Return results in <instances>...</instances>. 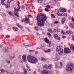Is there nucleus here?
I'll return each instance as SVG.
<instances>
[{"mask_svg": "<svg viewBox=\"0 0 74 74\" xmlns=\"http://www.w3.org/2000/svg\"><path fill=\"white\" fill-rule=\"evenodd\" d=\"M60 58V56H57L56 58H54L55 60L57 61L58 60H59Z\"/></svg>", "mask_w": 74, "mask_h": 74, "instance_id": "obj_19", "label": "nucleus"}, {"mask_svg": "<svg viewBox=\"0 0 74 74\" xmlns=\"http://www.w3.org/2000/svg\"><path fill=\"white\" fill-rule=\"evenodd\" d=\"M62 38H66V36H63Z\"/></svg>", "mask_w": 74, "mask_h": 74, "instance_id": "obj_59", "label": "nucleus"}, {"mask_svg": "<svg viewBox=\"0 0 74 74\" xmlns=\"http://www.w3.org/2000/svg\"><path fill=\"white\" fill-rule=\"evenodd\" d=\"M50 7H51V6L49 5H47L46 6V7H47V8H49Z\"/></svg>", "mask_w": 74, "mask_h": 74, "instance_id": "obj_47", "label": "nucleus"}, {"mask_svg": "<svg viewBox=\"0 0 74 74\" xmlns=\"http://www.w3.org/2000/svg\"><path fill=\"white\" fill-rule=\"evenodd\" d=\"M48 69H49V70H51V69H52V64H49L48 66Z\"/></svg>", "mask_w": 74, "mask_h": 74, "instance_id": "obj_24", "label": "nucleus"}, {"mask_svg": "<svg viewBox=\"0 0 74 74\" xmlns=\"http://www.w3.org/2000/svg\"><path fill=\"white\" fill-rule=\"evenodd\" d=\"M10 63V61H7V63Z\"/></svg>", "mask_w": 74, "mask_h": 74, "instance_id": "obj_57", "label": "nucleus"}, {"mask_svg": "<svg viewBox=\"0 0 74 74\" xmlns=\"http://www.w3.org/2000/svg\"><path fill=\"white\" fill-rule=\"evenodd\" d=\"M66 33L67 34H73V32L71 31H66Z\"/></svg>", "mask_w": 74, "mask_h": 74, "instance_id": "obj_23", "label": "nucleus"}, {"mask_svg": "<svg viewBox=\"0 0 74 74\" xmlns=\"http://www.w3.org/2000/svg\"><path fill=\"white\" fill-rule=\"evenodd\" d=\"M74 64L71 63H69L66 68V71L69 73H72L74 69Z\"/></svg>", "mask_w": 74, "mask_h": 74, "instance_id": "obj_3", "label": "nucleus"}, {"mask_svg": "<svg viewBox=\"0 0 74 74\" xmlns=\"http://www.w3.org/2000/svg\"><path fill=\"white\" fill-rule=\"evenodd\" d=\"M53 32L54 33H55V32H60V30H59L58 29H53Z\"/></svg>", "mask_w": 74, "mask_h": 74, "instance_id": "obj_21", "label": "nucleus"}, {"mask_svg": "<svg viewBox=\"0 0 74 74\" xmlns=\"http://www.w3.org/2000/svg\"><path fill=\"white\" fill-rule=\"evenodd\" d=\"M26 67L28 71H31V69H30V67L28 66V65H27V64L26 65Z\"/></svg>", "mask_w": 74, "mask_h": 74, "instance_id": "obj_20", "label": "nucleus"}, {"mask_svg": "<svg viewBox=\"0 0 74 74\" xmlns=\"http://www.w3.org/2000/svg\"><path fill=\"white\" fill-rule=\"evenodd\" d=\"M5 1V0H2L1 1V3H2V4L3 5H6H6H5V4L4 3V1Z\"/></svg>", "mask_w": 74, "mask_h": 74, "instance_id": "obj_27", "label": "nucleus"}, {"mask_svg": "<svg viewBox=\"0 0 74 74\" xmlns=\"http://www.w3.org/2000/svg\"><path fill=\"white\" fill-rule=\"evenodd\" d=\"M22 59L23 60H26V56L25 55H23L22 56Z\"/></svg>", "mask_w": 74, "mask_h": 74, "instance_id": "obj_17", "label": "nucleus"}, {"mask_svg": "<svg viewBox=\"0 0 74 74\" xmlns=\"http://www.w3.org/2000/svg\"><path fill=\"white\" fill-rule=\"evenodd\" d=\"M24 45L25 47H32V46L33 45L32 43H31L30 45L27 43H25Z\"/></svg>", "mask_w": 74, "mask_h": 74, "instance_id": "obj_12", "label": "nucleus"}, {"mask_svg": "<svg viewBox=\"0 0 74 74\" xmlns=\"http://www.w3.org/2000/svg\"><path fill=\"white\" fill-rule=\"evenodd\" d=\"M59 23V21H55L54 24V25H56V24H58Z\"/></svg>", "mask_w": 74, "mask_h": 74, "instance_id": "obj_37", "label": "nucleus"}, {"mask_svg": "<svg viewBox=\"0 0 74 74\" xmlns=\"http://www.w3.org/2000/svg\"><path fill=\"white\" fill-rule=\"evenodd\" d=\"M51 16L52 17V18H55V15H54V14H51Z\"/></svg>", "mask_w": 74, "mask_h": 74, "instance_id": "obj_36", "label": "nucleus"}, {"mask_svg": "<svg viewBox=\"0 0 74 74\" xmlns=\"http://www.w3.org/2000/svg\"><path fill=\"white\" fill-rule=\"evenodd\" d=\"M51 42L49 41L48 44H49V47H51Z\"/></svg>", "mask_w": 74, "mask_h": 74, "instance_id": "obj_40", "label": "nucleus"}, {"mask_svg": "<svg viewBox=\"0 0 74 74\" xmlns=\"http://www.w3.org/2000/svg\"><path fill=\"white\" fill-rule=\"evenodd\" d=\"M63 64L61 62L60 63V66H58L57 64H55V67L56 68H62L63 67Z\"/></svg>", "mask_w": 74, "mask_h": 74, "instance_id": "obj_9", "label": "nucleus"}, {"mask_svg": "<svg viewBox=\"0 0 74 74\" xmlns=\"http://www.w3.org/2000/svg\"><path fill=\"white\" fill-rule=\"evenodd\" d=\"M61 32L62 34H64V32H63V30H61Z\"/></svg>", "mask_w": 74, "mask_h": 74, "instance_id": "obj_49", "label": "nucleus"}, {"mask_svg": "<svg viewBox=\"0 0 74 74\" xmlns=\"http://www.w3.org/2000/svg\"><path fill=\"white\" fill-rule=\"evenodd\" d=\"M13 1H14V0H7L8 5H6V8H9V7L10 6V2Z\"/></svg>", "mask_w": 74, "mask_h": 74, "instance_id": "obj_10", "label": "nucleus"}, {"mask_svg": "<svg viewBox=\"0 0 74 74\" xmlns=\"http://www.w3.org/2000/svg\"><path fill=\"white\" fill-rule=\"evenodd\" d=\"M70 48L72 49V51L74 52V45L72 44L70 46Z\"/></svg>", "mask_w": 74, "mask_h": 74, "instance_id": "obj_15", "label": "nucleus"}, {"mask_svg": "<svg viewBox=\"0 0 74 74\" xmlns=\"http://www.w3.org/2000/svg\"><path fill=\"white\" fill-rule=\"evenodd\" d=\"M45 11H49V10H48V9L47 8H45Z\"/></svg>", "mask_w": 74, "mask_h": 74, "instance_id": "obj_43", "label": "nucleus"}, {"mask_svg": "<svg viewBox=\"0 0 74 74\" xmlns=\"http://www.w3.org/2000/svg\"><path fill=\"white\" fill-rule=\"evenodd\" d=\"M44 51L45 53H47V52H51V50L49 49H48V50H47L46 51L44 50Z\"/></svg>", "mask_w": 74, "mask_h": 74, "instance_id": "obj_29", "label": "nucleus"}, {"mask_svg": "<svg viewBox=\"0 0 74 74\" xmlns=\"http://www.w3.org/2000/svg\"><path fill=\"white\" fill-rule=\"evenodd\" d=\"M47 20V16L42 13L38 14L36 17V20L38 25L40 27L44 26L45 23L44 22Z\"/></svg>", "mask_w": 74, "mask_h": 74, "instance_id": "obj_1", "label": "nucleus"}, {"mask_svg": "<svg viewBox=\"0 0 74 74\" xmlns=\"http://www.w3.org/2000/svg\"><path fill=\"white\" fill-rule=\"evenodd\" d=\"M53 1H54L55 3H56V0H53Z\"/></svg>", "mask_w": 74, "mask_h": 74, "instance_id": "obj_58", "label": "nucleus"}, {"mask_svg": "<svg viewBox=\"0 0 74 74\" xmlns=\"http://www.w3.org/2000/svg\"><path fill=\"white\" fill-rule=\"evenodd\" d=\"M10 37V35H7L6 36V38H9Z\"/></svg>", "mask_w": 74, "mask_h": 74, "instance_id": "obj_52", "label": "nucleus"}, {"mask_svg": "<svg viewBox=\"0 0 74 74\" xmlns=\"http://www.w3.org/2000/svg\"><path fill=\"white\" fill-rule=\"evenodd\" d=\"M17 5H18V9H16L15 8H14V14L16 16H17V17H19V13H18V11H21L20 10V8H21V7H20V6L19 5V1H17Z\"/></svg>", "mask_w": 74, "mask_h": 74, "instance_id": "obj_4", "label": "nucleus"}, {"mask_svg": "<svg viewBox=\"0 0 74 74\" xmlns=\"http://www.w3.org/2000/svg\"><path fill=\"white\" fill-rule=\"evenodd\" d=\"M10 68H11V67H12V65H10Z\"/></svg>", "mask_w": 74, "mask_h": 74, "instance_id": "obj_63", "label": "nucleus"}, {"mask_svg": "<svg viewBox=\"0 0 74 74\" xmlns=\"http://www.w3.org/2000/svg\"><path fill=\"white\" fill-rule=\"evenodd\" d=\"M72 40L73 41H74V35H72Z\"/></svg>", "mask_w": 74, "mask_h": 74, "instance_id": "obj_45", "label": "nucleus"}, {"mask_svg": "<svg viewBox=\"0 0 74 74\" xmlns=\"http://www.w3.org/2000/svg\"><path fill=\"white\" fill-rule=\"evenodd\" d=\"M26 8L27 10H30V8L29 7H26Z\"/></svg>", "mask_w": 74, "mask_h": 74, "instance_id": "obj_46", "label": "nucleus"}, {"mask_svg": "<svg viewBox=\"0 0 74 74\" xmlns=\"http://www.w3.org/2000/svg\"><path fill=\"white\" fill-rule=\"evenodd\" d=\"M69 26H70V27H72V28H74V24L71 23H69Z\"/></svg>", "mask_w": 74, "mask_h": 74, "instance_id": "obj_14", "label": "nucleus"}, {"mask_svg": "<svg viewBox=\"0 0 74 74\" xmlns=\"http://www.w3.org/2000/svg\"><path fill=\"white\" fill-rule=\"evenodd\" d=\"M37 1L38 3H41L42 2V0H37Z\"/></svg>", "mask_w": 74, "mask_h": 74, "instance_id": "obj_31", "label": "nucleus"}, {"mask_svg": "<svg viewBox=\"0 0 74 74\" xmlns=\"http://www.w3.org/2000/svg\"><path fill=\"white\" fill-rule=\"evenodd\" d=\"M49 40L48 39V38H45L44 41L45 42L47 43V44H48V42H49Z\"/></svg>", "mask_w": 74, "mask_h": 74, "instance_id": "obj_16", "label": "nucleus"}, {"mask_svg": "<svg viewBox=\"0 0 74 74\" xmlns=\"http://www.w3.org/2000/svg\"><path fill=\"white\" fill-rule=\"evenodd\" d=\"M21 8L22 10H23V9H24V8H25V7L23 5H22Z\"/></svg>", "mask_w": 74, "mask_h": 74, "instance_id": "obj_48", "label": "nucleus"}, {"mask_svg": "<svg viewBox=\"0 0 74 74\" xmlns=\"http://www.w3.org/2000/svg\"><path fill=\"white\" fill-rule=\"evenodd\" d=\"M61 10L63 12H65L66 11V9H64L62 8Z\"/></svg>", "mask_w": 74, "mask_h": 74, "instance_id": "obj_38", "label": "nucleus"}, {"mask_svg": "<svg viewBox=\"0 0 74 74\" xmlns=\"http://www.w3.org/2000/svg\"><path fill=\"white\" fill-rule=\"evenodd\" d=\"M27 59L29 62L31 63L36 64L38 62V60L37 58L33 56H32L30 55H28L27 56Z\"/></svg>", "mask_w": 74, "mask_h": 74, "instance_id": "obj_2", "label": "nucleus"}, {"mask_svg": "<svg viewBox=\"0 0 74 74\" xmlns=\"http://www.w3.org/2000/svg\"><path fill=\"white\" fill-rule=\"evenodd\" d=\"M53 37L56 40H60V37H59L58 35L57 34H54Z\"/></svg>", "mask_w": 74, "mask_h": 74, "instance_id": "obj_11", "label": "nucleus"}, {"mask_svg": "<svg viewBox=\"0 0 74 74\" xmlns=\"http://www.w3.org/2000/svg\"><path fill=\"white\" fill-rule=\"evenodd\" d=\"M13 30H14V31H17V30H18V28H16L15 27H13Z\"/></svg>", "mask_w": 74, "mask_h": 74, "instance_id": "obj_28", "label": "nucleus"}, {"mask_svg": "<svg viewBox=\"0 0 74 74\" xmlns=\"http://www.w3.org/2000/svg\"><path fill=\"white\" fill-rule=\"evenodd\" d=\"M69 19H71V16H69Z\"/></svg>", "mask_w": 74, "mask_h": 74, "instance_id": "obj_56", "label": "nucleus"}, {"mask_svg": "<svg viewBox=\"0 0 74 74\" xmlns=\"http://www.w3.org/2000/svg\"><path fill=\"white\" fill-rule=\"evenodd\" d=\"M7 12L9 15H11V16L13 15V13L12 12L10 11H8Z\"/></svg>", "mask_w": 74, "mask_h": 74, "instance_id": "obj_22", "label": "nucleus"}, {"mask_svg": "<svg viewBox=\"0 0 74 74\" xmlns=\"http://www.w3.org/2000/svg\"><path fill=\"white\" fill-rule=\"evenodd\" d=\"M64 53L66 54H68L69 53L71 52V51L70 49L68 48H65L64 49Z\"/></svg>", "mask_w": 74, "mask_h": 74, "instance_id": "obj_7", "label": "nucleus"}, {"mask_svg": "<svg viewBox=\"0 0 74 74\" xmlns=\"http://www.w3.org/2000/svg\"><path fill=\"white\" fill-rule=\"evenodd\" d=\"M19 63H23V60H22V59L20 58L19 59Z\"/></svg>", "mask_w": 74, "mask_h": 74, "instance_id": "obj_33", "label": "nucleus"}, {"mask_svg": "<svg viewBox=\"0 0 74 74\" xmlns=\"http://www.w3.org/2000/svg\"><path fill=\"white\" fill-rule=\"evenodd\" d=\"M15 56H13L12 57H10L9 58V59H12L14 58H15Z\"/></svg>", "mask_w": 74, "mask_h": 74, "instance_id": "obj_30", "label": "nucleus"}, {"mask_svg": "<svg viewBox=\"0 0 74 74\" xmlns=\"http://www.w3.org/2000/svg\"><path fill=\"white\" fill-rule=\"evenodd\" d=\"M3 46L2 45H0V48H2Z\"/></svg>", "mask_w": 74, "mask_h": 74, "instance_id": "obj_64", "label": "nucleus"}, {"mask_svg": "<svg viewBox=\"0 0 74 74\" xmlns=\"http://www.w3.org/2000/svg\"><path fill=\"white\" fill-rule=\"evenodd\" d=\"M56 50L59 55H61L63 53V50L62 49V47L61 46L57 47Z\"/></svg>", "mask_w": 74, "mask_h": 74, "instance_id": "obj_5", "label": "nucleus"}, {"mask_svg": "<svg viewBox=\"0 0 74 74\" xmlns=\"http://www.w3.org/2000/svg\"><path fill=\"white\" fill-rule=\"evenodd\" d=\"M48 66L47 65L45 64L43 66V69H48Z\"/></svg>", "mask_w": 74, "mask_h": 74, "instance_id": "obj_25", "label": "nucleus"}, {"mask_svg": "<svg viewBox=\"0 0 74 74\" xmlns=\"http://www.w3.org/2000/svg\"><path fill=\"white\" fill-rule=\"evenodd\" d=\"M47 34L49 36V37H51L52 36V35H51V34L49 33H47Z\"/></svg>", "mask_w": 74, "mask_h": 74, "instance_id": "obj_32", "label": "nucleus"}, {"mask_svg": "<svg viewBox=\"0 0 74 74\" xmlns=\"http://www.w3.org/2000/svg\"><path fill=\"white\" fill-rule=\"evenodd\" d=\"M16 74H23V73H21L20 72H17L16 73ZM24 74H27V71H25L24 72Z\"/></svg>", "mask_w": 74, "mask_h": 74, "instance_id": "obj_13", "label": "nucleus"}, {"mask_svg": "<svg viewBox=\"0 0 74 74\" xmlns=\"http://www.w3.org/2000/svg\"><path fill=\"white\" fill-rule=\"evenodd\" d=\"M30 19L29 18H27L26 17L25 19V21L24 19H23L21 20L22 22H25V24H28V23H30Z\"/></svg>", "mask_w": 74, "mask_h": 74, "instance_id": "obj_6", "label": "nucleus"}, {"mask_svg": "<svg viewBox=\"0 0 74 74\" xmlns=\"http://www.w3.org/2000/svg\"><path fill=\"white\" fill-rule=\"evenodd\" d=\"M24 62L25 63H26V60H23Z\"/></svg>", "mask_w": 74, "mask_h": 74, "instance_id": "obj_60", "label": "nucleus"}, {"mask_svg": "<svg viewBox=\"0 0 74 74\" xmlns=\"http://www.w3.org/2000/svg\"><path fill=\"white\" fill-rule=\"evenodd\" d=\"M19 27L21 29H22L23 28V27H20V26H19Z\"/></svg>", "mask_w": 74, "mask_h": 74, "instance_id": "obj_55", "label": "nucleus"}, {"mask_svg": "<svg viewBox=\"0 0 74 74\" xmlns=\"http://www.w3.org/2000/svg\"><path fill=\"white\" fill-rule=\"evenodd\" d=\"M34 50H29V52L31 53L32 52H34Z\"/></svg>", "mask_w": 74, "mask_h": 74, "instance_id": "obj_50", "label": "nucleus"}, {"mask_svg": "<svg viewBox=\"0 0 74 74\" xmlns=\"http://www.w3.org/2000/svg\"><path fill=\"white\" fill-rule=\"evenodd\" d=\"M23 70L24 71V72L27 71V70L25 68H23Z\"/></svg>", "mask_w": 74, "mask_h": 74, "instance_id": "obj_42", "label": "nucleus"}, {"mask_svg": "<svg viewBox=\"0 0 74 74\" xmlns=\"http://www.w3.org/2000/svg\"><path fill=\"white\" fill-rule=\"evenodd\" d=\"M34 74H36V72L35 71H34Z\"/></svg>", "mask_w": 74, "mask_h": 74, "instance_id": "obj_62", "label": "nucleus"}, {"mask_svg": "<svg viewBox=\"0 0 74 74\" xmlns=\"http://www.w3.org/2000/svg\"><path fill=\"white\" fill-rule=\"evenodd\" d=\"M67 14H64V16H67Z\"/></svg>", "mask_w": 74, "mask_h": 74, "instance_id": "obj_61", "label": "nucleus"}, {"mask_svg": "<svg viewBox=\"0 0 74 74\" xmlns=\"http://www.w3.org/2000/svg\"><path fill=\"white\" fill-rule=\"evenodd\" d=\"M3 51L5 52V53H7L8 52H10L11 51V49H8V48L6 47L3 49Z\"/></svg>", "mask_w": 74, "mask_h": 74, "instance_id": "obj_8", "label": "nucleus"}, {"mask_svg": "<svg viewBox=\"0 0 74 74\" xmlns=\"http://www.w3.org/2000/svg\"><path fill=\"white\" fill-rule=\"evenodd\" d=\"M25 29H27V30L29 31V32H30V29H28V28L27 27H25Z\"/></svg>", "mask_w": 74, "mask_h": 74, "instance_id": "obj_51", "label": "nucleus"}, {"mask_svg": "<svg viewBox=\"0 0 74 74\" xmlns=\"http://www.w3.org/2000/svg\"><path fill=\"white\" fill-rule=\"evenodd\" d=\"M65 21H66V18H65V17L63 18L62 19L61 21L62 24H64Z\"/></svg>", "mask_w": 74, "mask_h": 74, "instance_id": "obj_18", "label": "nucleus"}, {"mask_svg": "<svg viewBox=\"0 0 74 74\" xmlns=\"http://www.w3.org/2000/svg\"><path fill=\"white\" fill-rule=\"evenodd\" d=\"M28 17H29V18H31V17H32V16L30 15H29L28 16Z\"/></svg>", "mask_w": 74, "mask_h": 74, "instance_id": "obj_54", "label": "nucleus"}, {"mask_svg": "<svg viewBox=\"0 0 74 74\" xmlns=\"http://www.w3.org/2000/svg\"><path fill=\"white\" fill-rule=\"evenodd\" d=\"M57 15H58V16H62V14L60 13H58Z\"/></svg>", "mask_w": 74, "mask_h": 74, "instance_id": "obj_44", "label": "nucleus"}, {"mask_svg": "<svg viewBox=\"0 0 74 74\" xmlns=\"http://www.w3.org/2000/svg\"><path fill=\"white\" fill-rule=\"evenodd\" d=\"M17 26H18V27H19V23H17Z\"/></svg>", "mask_w": 74, "mask_h": 74, "instance_id": "obj_53", "label": "nucleus"}, {"mask_svg": "<svg viewBox=\"0 0 74 74\" xmlns=\"http://www.w3.org/2000/svg\"><path fill=\"white\" fill-rule=\"evenodd\" d=\"M41 61H42V62H45V61H46V60L45 59V58H44L43 57L41 58Z\"/></svg>", "mask_w": 74, "mask_h": 74, "instance_id": "obj_26", "label": "nucleus"}, {"mask_svg": "<svg viewBox=\"0 0 74 74\" xmlns=\"http://www.w3.org/2000/svg\"><path fill=\"white\" fill-rule=\"evenodd\" d=\"M1 73H4L5 71V70H4L3 69H1Z\"/></svg>", "mask_w": 74, "mask_h": 74, "instance_id": "obj_34", "label": "nucleus"}, {"mask_svg": "<svg viewBox=\"0 0 74 74\" xmlns=\"http://www.w3.org/2000/svg\"><path fill=\"white\" fill-rule=\"evenodd\" d=\"M34 28L35 30H38V27H34Z\"/></svg>", "mask_w": 74, "mask_h": 74, "instance_id": "obj_39", "label": "nucleus"}, {"mask_svg": "<svg viewBox=\"0 0 74 74\" xmlns=\"http://www.w3.org/2000/svg\"><path fill=\"white\" fill-rule=\"evenodd\" d=\"M48 32H50V33H52V30L50 29H48Z\"/></svg>", "mask_w": 74, "mask_h": 74, "instance_id": "obj_35", "label": "nucleus"}, {"mask_svg": "<svg viewBox=\"0 0 74 74\" xmlns=\"http://www.w3.org/2000/svg\"><path fill=\"white\" fill-rule=\"evenodd\" d=\"M71 19H72V22H73V23H74V17H72Z\"/></svg>", "mask_w": 74, "mask_h": 74, "instance_id": "obj_41", "label": "nucleus"}]
</instances>
